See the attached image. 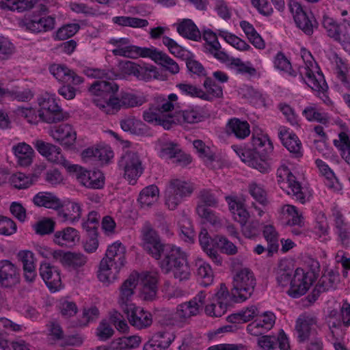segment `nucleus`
<instances>
[{
	"label": "nucleus",
	"instance_id": "nucleus-1",
	"mask_svg": "<svg viewBox=\"0 0 350 350\" xmlns=\"http://www.w3.org/2000/svg\"><path fill=\"white\" fill-rule=\"evenodd\" d=\"M118 85L113 81H96L89 88L90 92L95 96L107 98L104 103H98L94 100L96 105L102 109L107 114H114L122 108L134 107L141 105V101L137 97L130 93H121L120 97L114 96L118 90Z\"/></svg>",
	"mask_w": 350,
	"mask_h": 350
},
{
	"label": "nucleus",
	"instance_id": "nucleus-2",
	"mask_svg": "<svg viewBox=\"0 0 350 350\" xmlns=\"http://www.w3.org/2000/svg\"><path fill=\"white\" fill-rule=\"evenodd\" d=\"M126 247L120 241L108 246L99 266L98 278L103 282L113 281L126 262Z\"/></svg>",
	"mask_w": 350,
	"mask_h": 350
},
{
	"label": "nucleus",
	"instance_id": "nucleus-3",
	"mask_svg": "<svg viewBox=\"0 0 350 350\" xmlns=\"http://www.w3.org/2000/svg\"><path fill=\"white\" fill-rule=\"evenodd\" d=\"M162 256L159 266L165 273L172 272L174 278L180 282L189 280L191 269L185 252L168 245Z\"/></svg>",
	"mask_w": 350,
	"mask_h": 350
},
{
	"label": "nucleus",
	"instance_id": "nucleus-4",
	"mask_svg": "<svg viewBox=\"0 0 350 350\" xmlns=\"http://www.w3.org/2000/svg\"><path fill=\"white\" fill-rule=\"evenodd\" d=\"M113 53L116 55L125 56L135 58L138 56L150 57L155 63L165 68L172 74L175 75L179 72L178 64L166 53L156 49L141 48L136 46H128L124 48L114 49Z\"/></svg>",
	"mask_w": 350,
	"mask_h": 350
},
{
	"label": "nucleus",
	"instance_id": "nucleus-5",
	"mask_svg": "<svg viewBox=\"0 0 350 350\" xmlns=\"http://www.w3.org/2000/svg\"><path fill=\"white\" fill-rule=\"evenodd\" d=\"M232 284V297L236 301H243L252 295L256 286V278L254 273L245 267L237 271Z\"/></svg>",
	"mask_w": 350,
	"mask_h": 350
},
{
	"label": "nucleus",
	"instance_id": "nucleus-6",
	"mask_svg": "<svg viewBox=\"0 0 350 350\" xmlns=\"http://www.w3.org/2000/svg\"><path fill=\"white\" fill-rule=\"evenodd\" d=\"M167 245L162 242L157 232L149 223L145 224L142 229L141 246L147 254L156 260H161Z\"/></svg>",
	"mask_w": 350,
	"mask_h": 350
},
{
	"label": "nucleus",
	"instance_id": "nucleus-7",
	"mask_svg": "<svg viewBox=\"0 0 350 350\" xmlns=\"http://www.w3.org/2000/svg\"><path fill=\"white\" fill-rule=\"evenodd\" d=\"M193 191L194 186L192 183L180 179H172L165 191V204L170 210H174Z\"/></svg>",
	"mask_w": 350,
	"mask_h": 350
},
{
	"label": "nucleus",
	"instance_id": "nucleus-8",
	"mask_svg": "<svg viewBox=\"0 0 350 350\" xmlns=\"http://www.w3.org/2000/svg\"><path fill=\"white\" fill-rule=\"evenodd\" d=\"M38 103L40 107L38 117L43 122L52 124L66 118V116L57 103L54 95L46 93L38 98Z\"/></svg>",
	"mask_w": 350,
	"mask_h": 350
},
{
	"label": "nucleus",
	"instance_id": "nucleus-9",
	"mask_svg": "<svg viewBox=\"0 0 350 350\" xmlns=\"http://www.w3.org/2000/svg\"><path fill=\"white\" fill-rule=\"evenodd\" d=\"M119 167L124 171V176L130 184L134 185L144 172L142 160L137 152L129 151L122 156Z\"/></svg>",
	"mask_w": 350,
	"mask_h": 350
},
{
	"label": "nucleus",
	"instance_id": "nucleus-10",
	"mask_svg": "<svg viewBox=\"0 0 350 350\" xmlns=\"http://www.w3.org/2000/svg\"><path fill=\"white\" fill-rule=\"evenodd\" d=\"M67 170L70 172H75L81 184L88 188L98 189L104 186L105 176L99 170L88 171L77 165H69Z\"/></svg>",
	"mask_w": 350,
	"mask_h": 350
},
{
	"label": "nucleus",
	"instance_id": "nucleus-11",
	"mask_svg": "<svg viewBox=\"0 0 350 350\" xmlns=\"http://www.w3.org/2000/svg\"><path fill=\"white\" fill-rule=\"evenodd\" d=\"M206 296L204 291H200L190 301L178 305L176 317L180 322H187L191 317L198 315L206 303Z\"/></svg>",
	"mask_w": 350,
	"mask_h": 350
},
{
	"label": "nucleus",
	"instance_id": "nucleus-12",
	"mask_svg": "<svg viewBox=\"0 0 350 350\" xmlns=\"http://www.w3.org/2000/svg\"><path fill=\"white\" fill-rule=\"evenodd\" d=\"M289 8L297 26L306 35H312L314 29L318 27V23L314 16L312 14H308L301 4L295 1H290Z\"/></svg>",
	"mask_w": 350,
	"mask_h": 350
},
{
	"label": "nucleus",
	"instance_id": "nucleus-13",
	"mask_svg": "<svg viewBox=\"0 0 350 350\" xmlns=\"http://www.w3.org/2000/svg\"><path fill=\"white\" fill-rule=\"evenodd\" d=\"M289 8L297 26L306 35H312L314 29L318 27V23L314 16L312 14H308L301 4L295 1H290Z\"/></svg>",
	"mask_w": 350,
	"mask_h": 350
},
{
	"label": "nucleus",
	"instance_id": "nucleus-14",
	"mask_svg": "<svg viewBox=\"0 0 350 350\" xmlns=\"http://www.w3.org/2000/svg\"><path fill=\"white\" fill-rule=\"evenodd\" d=\"M313 282L312 274L305 273L302 269H297L291 280V287L288 291V295L297 298L304 295Z\"/></svg>",
	"mask_w": 350,
	"mask_h": 350
},
{
	"label": "nucleus",
	"instance_id": "nucleus-15",
	"mask_svg": "<svg viewBox=\"0 0 350 350\" xmlns=\"http://www.w3.org/2000/svg\"><path fill=\"white\" fill-rule=\"evenodd\" d=\"M19 24L21 27H25L27 30L33 33L46 32L54 29L55 19L50 16H34L25 18Z\"/></svg>",
	"mask_w": 350,
	"mask_h": 350
},
{
	"label": "nucleus",
	"instance_id": "nucleus-16",
	"mask_svg": "<svg viewBox=\"0 0 350 350\" xmlns=\"http://www.w3.org/2000/svg\"><path fill=\"white\" fill-rule=\"evenodd\" d=\"M122 311L127 315L129 323L137 329H145L152 323L151 313L140 307H137L135 304L131 308L129 307L127 310Z\"/></svg>",
	"mask_w": 350,
	"mask_h": 350
},
{
	"label": "nucleus",
	"instance_id": "nucleus-17",
	"mask_svg": "<svg viewBox=\"0 0 350 350\" xmlns=\"http://www.w3.org/2000/svg\"><path fill=\"white\" fill-rule=\"evenodd\" d=\"M52 256L55 260L59 261L64 267L78 269L87 262V257L81 253L55 250Z\"/></svg>",
	"mask_w": 350,
	"mask_h": 350
},
{
	"label": "nucleus",
	"instance_id": "nucleus-18",
	"mask_svg": "<svg viewBox=\"0 0 350 350\" xmlns=\"http://www.w3.org/2000/svg\"><path fill=\"white\" fill-rule=\"evenodd\" d=\"M137 279L138 276L132 273L121 285L118 304L122 310H127L129 307L131 308L134 305L132 298L137 285Z\"/></svg>",
	"mask_w": 350,
	"mask_h": 350
},
{
	"label": "nucleus",
	"instance_id": "nucleus-19",
	"mask_svg": "<svg viewBox=\"0 0 350 350\" xmlns=\"http://www.w3.org/2000/svg\"><path fill=\"white\" fill-rule=\"evenodd\" d=\"M34 146L38 152L45 157L49 161L62 164L68 169V165L70 164L64 159L60 148L42 140L36 141Z\"/></svg>",
	"mask_w": 350,
	"mask_h": 350
},
{
	"label": "nucleus",
	"instance_id": "nucleus-20",
	"mask_svg": "<svg viewBox=\"0 0 350 350\" xmlns=\"http://www.w3.org/2000/svg\"><path fill=\"white\" fill-rule=\"evenodd\" d=\"M234 151L240 157L242 161L247 163L248 165L262 173L268 172L270 170V165L265 159H262L258 152L250 149H235Z\"/></svg>",
	"mask_w": 350,
	"mask_h": 350
},
{
	"label": "nucleus",
	"instance_id": "nucleus-21",
	"mask_svg": "<svg viewBox=\"0 0 350 350\" xmlns=\"http://www.w3.org/2000/svg\"><path fill=\"white\" fill-rule=\"evenodd\" d=\"M20 281L19 269L10 260L0 261V284L5 288H10Z\"/></svg>",
	"mask_w": 350,
	"mask_h": 350
},
{
	"label": "nucleus",
	"instance_id": "nucleus-22",
	"mask_svg": "<svg viewBox=\"0 0 350 350\" xmlns=\"http://www.w3.org/2000/svg\"><path fill=\"white\" fill-rule=\"evenodd\" d=\"M158 277L156 273H146L140 278V295L146 301H152L155 299L158 291Z\"/></svg>",
	"mask_w": 350,
	"mask_h": 350
},
{
	"label": "nucleus",
	"instance_id": "nucleus-23",
	"mask_svg": "<svg viewBox=\"0 0 350 350\" xmlns=\"http://www.w3.org/2000/svg\"><path fill=\"white\" fill-rule=\"evenodd\" d=\"M40 275L51 291H56L62 286L59 270L47 262L41 263L39 269Z\"/></svg>",
	"mask_w": 350,
	"mask_h": 350
},
{
	"label": "nucleus",
	"instance_id": "nucleus-24",
	"mask_svg": "<svg viewBox=\"0 0 350 350\" xmlns=\"http://www.w3.org/2000/svg\"><path fill=\"white\" fill-rule=\"evenodd\" d=\"M316 324L317 319L310 315H302L297 319L295 330L299 342H304L308 340L311 335L316 333L314 328Z\"/></svg>",
	"mask_w": 350,
	"mask_h": 350
},
{
	"label": "nucleus",
	"instance_id": "nucleus-25",
	"mask_svg": "<svg viewBox=\"0 0 350 350\" xmlns=\"http://www.w3.org/2000/svg\"><path fill=\"white\" fill-rule=\"evenodd\" d=\"M50 135L55 140L68 147L74 145L77 139L76 131L68 124L53 127Z\"/></svg>",
	"mask_w": 350,
	"mask_h": 350
},
{
	"label": "nucleus",
	"instance_id": "nucleus-26",
	"mask_svg": "<svg viewBox=\"0 0 350 350\" xmlns=\"http://www.w3.org/2000/svg\"><path fill=\"white\" fill-rule=\"evenodd\" d=\"M203 38L208 46L206 47L207 50L216 59L222 62L229 61L228 55L224 51L221 50V46L217 40V36L215 33L211 29L204 30L203 32Z\"/></svg>",
	"mask_w": 350,
	"mask_h": 350
},
{
	"label": "nucleus",
	"instance_id": "nucleus-27",
	"mask_svg": "<svg viewBox=\"0 0 350 350\" xmlns=\"http://www.w3.org/2000/svg\"><path fill=\"white\" fill-rule=\"evenodd\" d=\"M80 236L78 231L72 227H66L55 232L53 241L62 247H72L79 242Z\"/></svg>",
	"mask_w": 350,
	"mask_h": 350
},
{
	"label": "nucleus",
	"instance_id": "nucleus-28",
	"mask_svg": "<svg viewBox=\"0 0 350 350\" xmlns=\"http://www.w3.org/2000/svg\"><path fill=\"white\" fill-rule=\"evenodd\" d=\"M57 216L62 221L75 222L79 221L81 217V208L80 205L75 202H69L66 204H62L59 208H56Z\"/></svg>",
	"mask_w": 350,
	"mask_h": 350
},
{
	"label": "nucleus",
	"instance_id": "nucleus-29",
	"mask_svg": "<svg viewBox=\"0 0 350 350\" xmlns=\"http://www.w3.org/2000/svg\"><path fill=\"white\" fill-rule=\"evenodd\" d=\"M17 256L23 264L25 280L27 282H33L37 277L33 252L29 250L20 251Z\"/></svg>",
	"mask_w": 350,
	"mask_h": 350
},
{
	"label": "nucleus",
	"instance_id": "nucleus-30",
	"mask_svg": "<svg viewBox=\"0 0 350 350\" xmlns=\"http://www.w3.org/2000/svg\"><path fill=\"white\" fill-rule=\"evenodd\" d=\"M337 280L338 275L332 271H329L327 274L323 275L315 286L312 295H308L309 301H314L321 293L334 288Z\"/></svg>",
	"mask_w": 350,
	"mask_h": 350
},
{
	"label": "nucleus",
	"instance_id": "nucleus-31",
	"mask_svg": "<svg viewBox=\"0 0 350 350\" xmlns=\"http://www.w3.org/2000/svg\"><path fill=\"white\" fill-rule=\"evenodd\" d=\"M144 120L149 123L154 122L157 125L162 126L165 129H170L172 127L174 120L173 116L168 115H161L158 111L155 106L150 107L145 111L143 114Z\"/></svg>",
	"mask_w": 350,
	"mask_h": 350
},
{
	"label": "nucleus",
	"instance_id": "nucleus-32",
	"mask_svg": "<svg viewBox=\"0 0 350 350\" xmlns=\"http://www.w3.org/2000/svg\"><path fill=\"white\" fill-rule=\"evenodd\" d=\"M12 150L17 158L18 165L21 167H28L31 165L35 153L30 145L25 142H20L13 146Z\"/></svg>",
	"mask_w": 350,
	"mask_h": 350
},
{
	"label": "nucleus",
	"instance_id": "nucleus-33",
	"mask_svg": "<svg viewBox=\"0 0 350 350\" xmlns=\"http://www.w3.org/2000/svg\"><path fill=\"white\" fill-rule=\"evenodd\" d=\"M279 137L282 144L291 152L299 157L302 155L301 152V143L298 137L289 133L286 129H281L279 132Z\"/></svg>",
	"mask_w": 350,
	"mask_h": 350
},
{
	"label": "nucleus",
	"instance_id": "nucleus-34",
	"mask_svg": "<svg viewBox=\"0 0 350 350\" xmlns=\"http://www.w3.org/2000/svg\"><path fill=\"white\" fill-rule=\"evenodd\" d=\"M226 129L228 134H233L238 139H245L250 134L249 123L236 118L228 120Z\"/></svg>",
	"mask_w": 350,
	"mask_h": 350
},
{
	"label": "nucleus",
	"instance_id": "nucleus-35",
	"mask_svg": "<svg viewBox=\"0 0 350 350\" xmlns=\"http://www.w3.org/2000/svg\"><path fill=\"white\" fill-rule=\"evenodd\" d=\"M177 31L183 37L193 41H199L202 35L198 27L191 19H183L177 25Z\"/></svg>",
	"mask_w": 350,
	"mask_h": 350
},
{
	"label": "nucleus",
	"instance_id": "nucleus-36",
	"mask_svg": "<svg viewBox=\"0 0 350 350\" xmlns=\"http://www.w3.org/2000/svg\"><path fill=\"white\" fill-rule=\"evenodd\" d=\"M174 122L176 121L180 124H196L203 120L204 116L195 109H188L176 113L173 116Z\"/></svg>",
	"mask_w": 350,
	"mask_h": 350
},
{
	"label": "nucleus",
	"instance_id": "nucleus-37",
	"mask_svg": "<svg viewBox=\"0 0 350 350\" xmlns=\"http://www.w3.org/2000/svg\"><path fill=\"white\" fill-rule=\"evenodd\" d=\"M33 203L38 206H44L47 208H59L61 201L51 193L40 192L33 199Z\"/></svg>",
	"mask_w": 350,
	"mask_h": 350
},
{
	"label": "nucleus",
	"instance_id": "nucleus-38",
	"mask_svg": "<svg viewBox=\"0 0 350 350\" xmlns=\"http://www.w3.org/2000/svg\"><path fill=\"white\" fill-rule=\"evenodd\" d=\"M36 2L37 0H3L0 1V8L22 12L31 9Z\"/></svg>",
	"mask_w": 350,
	"mask_h": 350
},
{
	"label": "nucleus",
	"instance_id": "nucleus-39",
	"mask_svg": "<svg viewBox=\"0 0 350 350\" xmlns=\"http://www.w3.org/2000/svg\"><path fill=\"white\" fill-rule=\"evenodd\" d=\"M305 69V75L307 77L308 80L307 82L308 86L313 90L319 92H325L328 87L323 74L318 72L317 75H315L313 72L308 68V67H306Z\"/></svg>",
	"mask_w": 350,
	"mask_h": 350
},
{
	"label": "nucleus",
	"instance_id": "nucleus-40",
	"mask_svg": "<svg viewBox=\"0 0 350 350\" xmlns=\"http://www.w3.org/2000/svg\"><path fill=\"white\" fill-rule=\"evenodd\" d=\"M159 194L158 187L154 185H151L142 190L138 201L142 206H149L157 200Z\"/></svg>",
	"mask_w": 350,
	"mask_h": 350
},
{
	"label": "nucleus",
	"instance_id": "nucleus-41",
	"mask_svg": "<svg viewBox=\"0 0 350 350\" xmlns=\"http://www.w3.org/2000/svg\"><path fill=\"white\" fill-rule=\"evenodd\" d=\"M293 272V269L288 265L286 261L280 262L277 269L278 283L282 286H287L292 280Z\"/></svg>",
	"mask_w": 350,
	"mask_h": 350
},
{
	"label": "nucleus",
	"instance_id": "nucleus-42",
	"mask_svg": "<svg viewBox=\"0 0 350 350\" xmlns=\"http://www.w3.org/2000/svg\"><path fill=\"white\" fill-rule=\"evenodd\" d=\"M263 235L268 243L267 250L269 254L276 252L278 248V234L274 227L271 225L265 226Z\"/></svg>",
	"mask_w": 350,
	"mask_h": 350
},
{
	"label": "nucleus",
	"instance_id": "nucleus-43",
	"mask_svg": "<svg viewBox=\"0 0 350 350\" xmlns=\"http://www.w3.org/2000/svg\"><path fill=\"white\" fill-rule=\"evenodd\" d=\"M38 179L36 175L26 176L25 174L19 172L12 176V183L15 188L21 189H26L33 184Z\"/></svg>",
	"mask_w": 350,
	"mask_h": 350
},
{
	"label": "nucleus",
	"instance_id": "nucleus-44",
	"mask_svg": "<svg viewBox=\"0 0 350 350\" xmlns=\"http://www.w3.org/2000/svg\"><path fill=\"white\" fill-rule=\"evenodd\" d=\"M204 87L206 89L205 94L208 97L207 101H212L214 98H220L223 97V89L221 86L217 84L211 77H206L204 81Z\"/></svg>",
	"mask_w": 350,
	"mask_h": 350
},
{
	"label": "nucleus",
	"instance_id": "nucleus-45",
	"mask_svg": "<svg viewBox=\"0 0 350 350\" xmlns=\"http://www.w3.org/2000/svg\"><path fill=\"white\" fill-rule=\"evenodd\" d=\"M338 29L334 40L340 42L345 50L350 53V25L345 23H340Z\"/></svg>",
	"mask_w": 350,
	"mask_h": 350
},
{
	"label": "nucleus",
	"instance_id": "nucleus-46",
	"mask_svg": "<svg viewBox=\"0 0 350 350\" xmlns=\"http://www.w3.org/2000/svg\"><path fill=\"white\" fill-rule=\"evenodd\" d=\"M198 198V202L197 205L213 208H216L218 206V200L210 189H203L200 190Z\"/></svg>",
	"mask_w": 350,
	"mask_h": 350
},
{
	"label": "nucleus",
	"instance_id": "nucleus-47",
	"mask_svg": "<svg viewBox=\"0 0 350 350\" xmlns=\"http://www.w3.org/2000/svg\"><path fill=\"white\" fill-rule=\"evenodd\" d=\"M193 144L200 157L206 159V165L211 167L212 162L215 159V155L211 151L210 148L206 146L205 144L200 139L194 140Z\"/></svg>",
	"mask_w": 350,
	"mask_h": 350
},
{
	"label": "nucleus",
	"instance_id": "nucleus-48",
	"mask_svg": "<svg viewBox=\"0 0 350 350\" xmlns=\"http://www.w3.org/2000/svg\"><path fill=\"white\" fill-rule=\"evenodd\" d=\"M162 41L163 44L167 47L171 54L175 57L184 59L187 56V51L173 39L167 36H163Z\"/></svg>",
	"mask_w": 350,
	"mask_h": 350
},
{
	"label": "nucleus",
	"instance_id": "nucleus-49",
	"mask_svg": "<svg viewBox=\"0 0 350 350\" xmlns=\"http://www.w3.org/2000/svg\"><path fill=\"white\" fill-rule=\"evenodd\" d=\"M219 36L238 50L247 51L250 49V46L244 40L227 31H221L219 32Z\"/></svg>",
	"mask_w": 350,
	"mask_h": 350
},
{
	"label": "nucleus",
	"instance_id": "nucleus-50",
	"mask_svg": "<svg viewBox=\"0 0 350 350\" xmlns=\"http://www.w3.org/2000/svg\"><path fill=\"white\" fill-rule=\"evenodd\" d=\"M80 26L77 23H69L63 25L56 31L55 39L64 40L73 36L79 29Z\"/></svg>",
	"mask_w": 350,
	"mask_h": 350
},
{
	"label": "nucleus",
	"instance_id": "nucleus-51",
	"mask_svg": "<svg viewBox=\"0 0 350 350\" xmlns=\"http://www.w3.org/2000/svg\"><path fill=\"white\" fill-rule=\"evenodd\" d=\"M49 71L55 79L63 83H68L69 74L72 75L71 70L64 64H53L50 66Z\"/></svg>",
	"mask_w": 350,
	"mask_h": 350
},
{
	"label": "nucleus",
	"instance_id": "nucleus-52",
	"mask_svg": "<svg viewBox=\"0 0 350 350\" xmlns=\"http://www.w3.org/2000/svg\"><path fill=\"white\" fill-rule=\"evenodd\" d=\"M288 187L291 189L293 196L295 198L296 200L301 204H304L306 202V193L304 191V189L301 186V184L296 180L295 177L290 176L288 179Z\"/></svg>",
	"mask_w": 350,
	"mask_h": 350
},
{
	"label": "nucleus",
	"instance_id": "nucleus-53",
	"mask_svg": "<svg viewBox=\"0 0 350 350\" xmlns=\"http://www.w3.org/2000/svg\"><path fill=\"white\" fill-rule=\"evenodd\" d=\"M177 88L185 94L198 97L202 100H208V97L205 94V92L195 85L189 83H178Z\"/></svg>",
	"mask_w": 350,
	"mask_h": 350
},
{
	"label": "nucleus",
	"instance_id": "nucleus-54",
	"mask_svg": "<svg viewBox=\"0 0 350 350\" xmlns=\"http://www.w3.org/2000/svg\"><path fill=\"white\" fill-rule=\"evenodd\" d=\"M99 310L96 306L84 308L81 317L75 323L77 326L83 327L87 325L90 321L98 318Z\"/></svg>",
	"mask_w": 350,
	"mask_h": 350
},
{
	"label": "nucleus",
	"instance_id": "nucleus-55",
	"mask_svg": "<svg viewBox=\"0 0 350 350\" xmlns=\"http://www.w3.org/2000/svg\"><path fill=\"white\" fill-rule=\"evenodd\" d=\"M196 213L199 217L205 219L213 226L220 224V219L216 215L215 213L208 208V207L202 206V205L196 206Z\"/></svg>",
	"mask_w": 350,
	"mask_h": 350
},
{
	"label": "nucleus",
	"instance_id": "nucleus-56",
	"mask_svg": "<svg viewBox=\"0 0 350 350\" xmlns=\"http://www.w3.org/2000/svg\"><path fill=\"white\" fill-rule=\"evenodd\" d=\"M197 275L201 279V284L207 286L213 282L214 275L211 266L208 264L203 263L197 269Z\"/></svg>",
	"mask_w": 350,
	"mask_h": 350
},
{
	"label": "nucleus",
	"instance_id": "nucleus-57",
	"mask_svg": "<svg viewBox=\"0 0 350 350\" xmlns=\"http://www.w3.org/2000/svg\"><path fill=\"white\" fill-rule=\"evenodd\" d=\"M55 226V222L52 219L44 218L35 224L34 229L36 234L40 235H46L53 232Z\"/></svg>",
	"mask_w": 350,
	"mask_h": 350
},
{
	"label": "nucleus",
	"instance_id": "nucleus-58",
	"mask_svg": "<svg viewBox=\"0 0 350 350\" xmlns=\"http://www.w3.org/2000/svg\"><path fill=\"white\" fill-rule=\"evenodd\" d=\"M242 232L247 238H253L260 234L261 224L258 220H252L248 224H241Z\"/></svg>",
	"mask_w": 350,
	"mask_h": 350
},
{
	"label": "nucleus",
	"instance_id": "nucleus-59",
	"mask_svg": "<svg viewBox=\"0 0 350 350\" xmlns=\"http://www.w3.org/2000/svg\"><path fill=\"white\" fill-rule=\"evenodd\" d=\"M303 115L309 121H317L323 124L328 123V118L317 111L314 107H307L303 111Z\"/></svg>",
	"mask_w": 350,
	"mask_h": 350
},
{
	"label": "nucleus",
	"instance_id": "nucleus-60",
	"mask_svg": "<svg viewBox=\"0 0 350 350\" xmlns=\"http://www.w3.org/2000/svg\"><path fill=\"white\" fill-rule=\"evenodd\" d=\"M157 75L158 72L155 66H142L139 65L135 76L139 80L149 81L152 78H157Z\"/></svg>",
	"mask_w": 350,
	"mask_h": 350
},
{
	"label": "nucleus",
	"instance_id": "nucleus-61",
	"mask_svg": "<svg viewBox=\"0 0 350 350\" xmlns=\"http://www.w3.org/2000/svg\"><path fill=\"white\" fill-rule=\"evenodd\" d=\"M216 244L221 250V252L228 255H234L238 252L236 245L224 237H217Z\"/></svg>",
	"mask_w": 350,
	"mask_h": 350
},
{
	"label": "nucleus",
	"instance_id": "nucleus-62",
	"mask_svg": "<svg viewBox=\"0 0 350 350\" xmlns=\"http://www.w3.org/2000/svg\"><path fill=\"white\" fill-rule=\"evenodd\" d=\"M114 334L112 327L106 320H102L96 328V336L100 340L109 339Z\"/></svg>",
	"mask_w": 350,
	"mask_h": 350
},
{
	"label": "nucleus",
	"instance_id": "nucleus-63",
	"mask_svg": "<svg viewBox=\"0 0 350 350\" xmlns=\"http://www.w3.org/2000/svg\"><path fill=\"white\" fill-rule=\"evenodd\" d=\"M275 67L281 70L288 72L290 75L295 76L294 70H291V64L283 53L279 52L274 61Z\"/></svg>",
	"mask_w": 350,
	"mask_h": 350
},
{
	"label": "nucleus",
	"instance_id": "nucleus-64",
	"mask_svg": "<svg viewBox=\"0 0 350 350\" xmlns=\"http://www.w3.org/2000/svg\"><path fill=\"white\" fill-rule=\"evenodd\" d=\"M249 192L260 204L262 205H266L267 204L266 191L256 183H254L250 185Z\"/></svg>",
	"mask_w": 350,
	"mask_h": 350
}]
</instances>
